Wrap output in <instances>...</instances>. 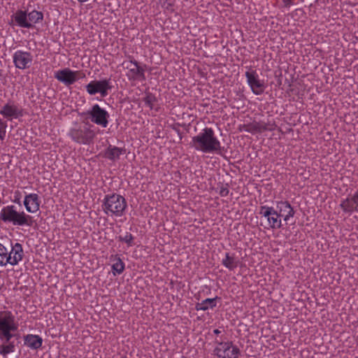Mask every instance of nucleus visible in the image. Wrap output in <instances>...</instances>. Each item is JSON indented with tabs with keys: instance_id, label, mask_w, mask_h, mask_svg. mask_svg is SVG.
<instances>
[{
	"instance_id": "obj_1",
	"label": "nucleus",
	"mask_w": 358,
	"mask_h": 358,
	"mask_svg": "<svg viewBox=\"0 0 358 358\" xmlns=\"http://www.w3.org/2000/svg\"><path fill=\"white\" fill-rule=\"evenodd\" d=\"M191 145L196 150L209 153L221 148V143L215 136L214 131L208 127L192 138Z\"/></svg>"
},
{
	"instance_id": "obj_2",
	"label": "nucleus",
	"mask_w": 358,
	"mask_h": 358,
	"mask_svg": "<svg viewBox=\"0 0 358 358\" xmlns=\"http://www.w3.org/2000/svg\"><path fill=\"white\" fill-rule=\"evenodd\" d=\"M0 218L5 223L15 226H31V217L24 211H19L16 206L8 205L1 208Z\"/></svg>"
},
{
	"instance_id": "obj_3",
	"label": "nucleus",
	"mask_w": 358,
	"mask_h": 358,
	"mask_svg": "<svg viewBox=\"0 0 358 358\" xmlns=\"http://www.w3.org/2000/svg\"><path fill=\"white\" fill-rule=\"evenodd\" d=\"M125 199L117 194L106 195L102 204L103 211L108 216L121 217L127 208Z\"/></svg>"
},
{
	"instance_id": "obj_4",
	"label": "nucleus",
	"mask_w": 358,
	"mask_h": 358,
	"mask_svg": "<svg viewBox=\"0 0 358 358\" xmlns=\"http://www.w3.org/2000/svg\"><path fill=\"white\" fill-rule=\"evenodd\" d=\"M15 24L22 28H32L36 24L41 22L43 14L41 11L33 10L27 13L26 11L18 10L11 17Z\"/></svg>"
},
{
	"instance_id": "obj_5",
	"label": "nucleus",
	"mask_w": 358,
	"mask_h": 358,
	"mask_svg": "<svg viewBox=\"0 0 358 358\" xmlns=\"http://www.w3.org/2000/svg\"><path fill=\"white\" fill-rule=\"evenodd\" d=\"M17 329L18 324L11 312L0 313V340L5 343L8 342Z\"/></svg>"
},
{
	"instance_id": "obj_6",
	"label": "nucleus",
	"mask_w": 358,
	"mask_h": 358,
	"mask_svg": "<svg viewBox=\"0 0 358 358\" xmlns=\"http://www.w3.org/2000/svg\"><path fill=\"white\" fill-rule=\"evenodd\" d=\"M55 78L66 86L74 84L80 78L85 77V74L80 71L71 70L69 68H64L57 70L54 73Z\"/></svg>"
},
{
	"instance_id": "obj_7",
	"label": "nucleus",
	"mask_w": 358,
	"mask_h": 358,
	"mask_svg": "<svg viewBox=\"0 0 358 358\" xmlns=\"http://www.w3.org/2000/svg\"><path fill=\"white\" fill-rule=\"evenodd\" d=\"M69 136L78 143L88 144L93 139L94 134L87 125H75L70 130Z\"/></svg>"
},
{
	"instance_id": "obj_8",
	"label": "nucleus",
	"mask_w": 358,
	"mask_h": 358,
	"mask_svg": "<svg viewBox=\"0 0 358 358\" xmlns=\"http://www.w3.org/2000/svg\"><path fill=\"white\" fill-rule=\"evenodd\" d=\"M213 352L217 358H238L240 355L238 348L229 341L218 343Z\"/></svg>"
},
{
	"instance_id": "obj_9",
	"label": "nucleus",
	"mask_w": 358,
	"mask_h": 358,
	"mask_svg": "<svg viewBox=\"0 0 358 358\" xmlns=\"http://www.w3.org/2000/svg\"><path fill=\"white\" fill-rule=\"evenodd\" d=\"M85 87L89 94H100L101 96L105 97L108 94V91L111 90L112 85L110 79L94 80L90 81Z\"/></svg>"
},
{
	"instance_id": "obj_10",
	"label": "nucleus",
	"mask_w": 358,
	"mask_h": 358,
	"mask_svg": "<svg viewBox=\"0 0 358 358\" xmlns=\"http://www.w3.org/2000/svg\"><path fill=\"white\" fill-rule=\"evenodd\" d=\"M259 215L264 217L270 228L279 229L282 227V220L276 209L272 206H262L259 208Z\"/></svg>"
},
{
	"instance_id": "obj_11",
	"label": "nucleus",
	"mask_w": 358,
	"mask_h": 358,
	"mask_svg": "<svg viewBox=\"0 0 358 358\" xmlns=\"http://www.w3.org/2000/svg\"><path fill=\"white\" fill-rule=\"evenodd\" d=\"M0 115L7 120H16L23 116V109L14 101L9 100L1 107Z\"/></svg>"
},
{
	"instance_id": "obj_12",
	"label": "nucleus",
	"mask_w": 358,
	"mask_h": 358,
	"mask_svg": "<svg viewBox=\"0 0 358 358\" xmlns=\"http://www.w3.org/2000/svg\"><path fill=\"white\" fill-rule=\"evenodd\" d=\"M123 67L127 70L126 76L131 81L145 80V71L135 61H127L122 63Z\"/></svg>"
},
{
	"instance_id": "obj_13",
	"label": "nucleus",
	"mask_w": 358,
	"mask_h": 358,
	"mask_svg": "<svg viewBox=\"0 0 358 358\" xmlns=\"http://www.w3.org/2000/svg\"><path fill=\"white\" fill-rule=\"evenodd\" d=\"M90 120L92 122L105 128L108 124V113L101 108L98 104L94 105L91 110L88 111Z\"/></svg>"
},
{
	"instance_id": "obj_14",
	"label": "nucleus",
	"mask_w": 358,
	"mask_h": 358,
	"mask_svg": "<svg viewBox=\"0 0 358 358\" xmlns=\"http://www.w3.org/2000/svg\"><path fill=\"white\" fill-rule=\"evenodd\" d=\"M247 83L250 86L252 92L256 95L262 94L266 86L264 81L261 80L259 78L257 73L255 71L250 70L245 73Z\"/></svg>"
},
{
	"instance_id": "obj_15",
	"label": "nucleus",
	"mask_w": 358,
	"mask_h": 358,
	"mask_svg": "<svg viewBox=\"0 0 358 358\" xmlns=\"http://www.w3.org/2000/svg\"><path fill=\"white\" fill-rule=\"evenodd\" d=\"M6 255L7 265H17L22 260L24 257V250L22 245L19 243H11L10 250L9 251L7 250Z\"/></svg>"
},
{
	"instance_id": "obj_16",
	"label": "nucleus",
	"mask_w": 358,
	"mask_h": 358,
	"mask_svg": "<svg viewBox=\"0 0 358 358\" xmlns=\"http://www.w3.org/2000/svg\"><path fill=\"white\" fill-rule=\"evenodd\" d=\"M13 60L14 65L17 69L23 70L31 66L33 57L29 52L17 50L13 55Z\"/></svg>"
},
{
	"instance_id": "obj_17",
	"label": "nucleus",
	"mask_w": 358,
	"mask_h": 358,
	"mask_svg": "<svg viewBox=\"0 0 358 358\" xmlns=\"http://www.w3.org/2000/svg\"><path fill=\"white\" fill-rule=\"evenodd\" d=\"M23 203L28 213H35L40 209L41 199L39 196L36 193L26 194Z\"/></svg>"
},
{
	"instance_id": "obj_18",
	"label": "nucleus",
	"mask_w": 358,
	"mask_h": 358,
	"mask_svg": "<svg viewBox=\"0 0 358 358\" xmlns=\"http://www.w3.org/2000/svg\"><path fill=\"white\" fill-rule=\"evenodd\" d=\"M276 210L279 214L280 218H282L285 222H287L290 218L294 217V211L287 201H277Z\"/></svg>"
},
{
	"instance_id": "obj_19",
	"label": "nucleus",
	"mask_w": 358,
	"mask_h": 358,
	"mask_svg": "<svg viewBox=\"0 0 358 358\" xmlns=\"http://www.w3.org/2000/svg\"><path fill=\"white\" fill-rule=\"evenodd\" d=\"M341 206L346 212H352L355 210H358V192L343 200Z\"/></svg>"
},
{
	"instance_id": "obj_20",
	"label": "nucleus",
	"mask_w": 358,
	"mask_h": 358,
	"mask_svg": "<svg viewBox=\"0 0 358 358\" xmlns=\"http://www.w3.org/2000/svg\"><path fill=\"white\" fill-rule=\"evenodd\" d=\"M111 269L113 276L122 274L125 268V264L117 255H112L110 257Z\"/></svg>"
},
{
	"instance_id": "obj_21",
	"label": "nucleus",
	"mask_w": 358,
	"mask_h": 358,
	"mask_svg": "<svg viewBox=\"0 0 358 358\" xmlns=\"http://www.w3.org/2000/svg\"><path fill=\"white\" fill-rule=\"evenodd\" d=\"M24 343L31 350H38L42 346L43 339L38 335L27 334L24 337Z\"/></svg>"
},
{
	"instance_id": "obj_22",
	"label": "nucleus",
	"mask_w": 358,
	"mask_h": 358,
	"mask_svg": "<svg viewBox=\"0 0 358 358\" xmlns=\"http://www.w3.org/2000/svg\"><path fill=\"white\" fill-rule=\"evenodd\" d=\"M216 299L217 298L206 299L201 302L196 303L195 308L196 310H207L212 309L216 306Z\"/></svg>"
},
{
	"instance_id": "obj_23",
	"label": "nucleus",
	"mask_w": 358,
	"mask_h": 358,
	"mask_svg": "<svg viewBox=\"0 0 358 358\" xmlns=\"http://www.w3.org/2000/svg\"><path fill=\"white\" fill-rule=\"evenodd\" d=\"M124 153L123 150L117 147H110L106 152V157L111 160L119 159L120 156Z\"/></svg>"
},
{
	"instance_id": "obj_24",
	"label": "nucleus",
	"mask_w": 358,
	"mask_h": 358,
	"mask_svg": "<svg viewBox=\"0 0 358 358\" xmlns=\"http://www.w3.org/2000/svg\"><path fill=\"white\" fill-rule=\"evenodd\" d=\"M15 351V345L13 343H3L0 345V354L6 358L8 354Z\"/></svg>"
},
{
	"instance_id": "obj_25",
	"label": "nucleus",
	"mask_w": 358,
	"mask_h": 358,
	"mask_svg": "<svg viewBox=\"0 0 358 358\" xmlns=\"http://www.w3.org/2000/svg\"><path fill=\"white\" fill-rule=\"evenodd\" d=\"M222 264L230 270H233L237 266L234 258L230 256L229 253H226L225 258L222 260Z\"/></svg>"
},
{
	"instance_id": "obj_26",
	"label": "nucleus",
	"mask_w": 358,
	"mask_h": 358,
	"mask_svg": "<svg viewBox=\"0 0 358 358\" xmlns=\"http://www.w3.org/2000/svg\"><path fill=\"white\" fill-rule=\"evenodd\" d=\"M119 241L124 242L127 244V248L131 247L134 245V237L129 233H126L124 236H121L118 237Z\"/></svg>"
},
{
	"instance_id": "obj_27",
	"label": "nucleus",
	"mask_w": 358,
	"mask_h": 358,
	"mask_svg": "<svg viewBox=\"0 0 358 358\" xmlns=\"http://www.w3.org/2000/svg\"><path fill=\"white\" fill-rule=\"evenodd\" d=\"M7 248L0 243V266H6V255Z\"/></svg>"
},
{
	"instance_id": "obj_28",
	"label": "nucleus",
	"mask_w": 358,
	"mask_h": 358,
	"mask_svg": "<svg viewBox=\"0 0 358 358\" xmlns=\"http://www.w3.org/2000/svg\"><path fill=\"white\" fill-rule=\"evenodd\" d=\"M7 123L0 118V140H3L6 136Z\"/></svg>"
},
{
	"instance_id": "obj_29",
	"label": "nucleus",
	"mask_w": 358,
	"mask_h": 358,
	"mask_svg": "<svg viewBox=\"0 0 358 358\" xmlns=\"http://www.w3.org/2000/svg\"><path fill=\"white\" fill-rule=\"evenodd\" d=\"M155 100V97L152 95H148L145 98V103L147 104L150 108H152V101Z\"/></svg>"
},
{
	"instance_id": "obj_30",
	"label": "nucleus",
	"mask_w": 358,
	"mask_h": 358,
	"mask_svg": "<svg viewBox=\"0 0 358 358\" xmlns=\"http://www.w3.org/2000/svg\"><path fill=\"white\" fill-rule=\"evenodd\" d=\"M229 194V189L226 187H222L220 191V194L222 196H226Z\"/></svg>"
},
{
	"instance_id": "obj_31",
	"label": "nucleus",
	"mask_w": 358,
	"mask_h": 358,
	"mask_svg": "<svg viewBox=\"0 0 358 358\" xmlns=\"http://www.w3.org/2000/svg\"><path fill=\"white\" fill-rule=\"evenodd\" d=\"M14 201L17 203H20V192L19 191L15 192Z\"/></svg>"
},
{
	"instance_id": "obj_32",
	"label": "nucleus",
	"mask_w": 358,
	"mask_h": 358,
	"mask_svg": "<svg viewBox=\"0 0 358 358\" xmlns=\"http://www.w3.org/2000/svg\"><path fill=\"white\" fill-rule=\"evenodd\" d=\"M258 129H259V131H261L265 130V129H266V127H259L258 128Z\"/></svg>"
},
{
	"instance_id": "obj_33",
	"label": "nucleus",
	"mask_w": 358,
	"mask_h": 358,
	"mask_svg": "<svg viewBox=\"0 0 358 358\" xmlns=\"http://www.w3.org/2000/svg\"><path fill=\"white\" fill-rule=\"evenodd\" d=\"M357 152H358V148H357Z\"/></svg>"
}]
</instances>
